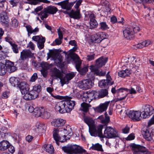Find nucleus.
Listing matches in <instances>:
<instances>
[{"mask_svg": "<svg viewBox=\"0 0 154 154\" xmlns=\"http://www.w3.org/2000/svg\"><path fill=\"white\" fill-rule=\"evenodd\" d=\"M131 62L130 63L127 64V66L129 67L130 71L135 72L138 67V64L137 63V60H135L134 57H133L131 58Z\"/></svg>", "mask_w": 154, "mask_h": 154, "instance_id": "nucleus-11", "label": "nucleus"}, {"mask_svg": "<svg viewBox=\"0 0 154 154\" xmlns=\"http://www.w3.org/2000/svg\"><path fill=\"white\" fill-rule=\"evenodd\" d=\"M45 126L44 124L41 123L39 124L36 129V131L38 132L42 133L45 130Z\"/></svg>", "mask_w": 154, "mask_h": 154, "instance_id": "nucleus-40", "label": "nucleus"}, {"mask_svg": "<svg viewBox=\"0 0 154 154\" xmlns=\"http://www.w3.org/2000/svg\"><path fill=\"white\" fill-rule=\"evenodd\" d=\"M38 78L37 74L36 73L33 74L31 76L30 79V81L32 82H34Z\"/></svg>", "mask_w": 154, "mask_h": 154, "instance_id": "nucleus-61", "label": "nucleus"}, {"mask_svg": "<svg viewBox=\"0 0 154 154\" xmlns=\"http://www.w3.org/2000/svg\"><path fill=\"white\" fill-rule=\"evenodd\" d=\"M105 119H103V120H102L101 121V122L102 123L106 124L109 122L110 118L109 116H107L106 112L105 113Z\"/></svg>", "mask_w": 154, "mask_h": 154, "instance_id": "nucleus-52", "label": "nucleus"}, {"mask_svg": "<svg viewBox=\"0 0 154 154\" xmlns=\"http://www.w3.org/2000/svg\"><path fill=\"white\" fill-rule=\"evenodd\" d=\"M121 20H118L117 19L115 16H112L110 18L111 21L112 23H115L117 22L118 23H121L124 20V19L123 17H120Z\"/></svg>", "mask_w": 154, "mask_h": 154, "instance_id": "nucleus-45", "label": "nucleus"}, {"mask_svg": "<svg viewBox=\"0 0 154 154\" xmlns=\"http://www.w3.org/2000/svg\"><path fill=\"white\" fill-rule=\"evenodd\" d=\"M50 113L47 111H45L44 109V112L42 113L41 117L45 119H47L50 117Z\"/></svg>", "mask_w": 154, "mask_h": 154, "instance_id": "nucleus-46", "label": "nucleus"}, {"mask_svg": "<svg viewBox=\"0 0 154 154\" xmlns=\"http://www.w3.org/2000/svg\"><path fill=\"white\" fill-rule=\"evenodd\" d=\"M6 69L9 73L13 72L15 71L17 69V68L14 66V63L9 60H6L5 64Z\"/></svg>", "mask_w": 154, "mask_h": 154, "instance_id": "nucleus-14", "label": "nucleus"}, {"mask_svg": "<svg viewBox=\"0 0 154 154\" xmlns=\"http://www.w3.org/2000/svg\"><path fill=\"white\" fill-rule=\"evenodd\" d=\"M133 32L130 28H127L123 31L124 36L125 38L129 39L130 36L134 35Z\"/></svg>", "mask_w": 154, "mask_h": 154, "instance_id": "nucleus-27", "label": "nucleus"}, {"mask_svg": "<svg viewBox=\"0 0 154 154\" xmlns=\"http://www.w3.org/2000/svg\"><path fill=\"white\" fill-rule=\"evenodd\" d=\"M71 98L66 97L65 101L58 103L55 106V110L60 113H63L70 111L75 105V102L70 100Z\"/></svg>", "mask_w": 154, "mask_h": 154, "instance_id": "nucleus-2", "label": "nucleus"}, {"mask_svg": "<svg viewBox=\"0 0 154 154\" xmlns=\"http://www.w3.org/2000/svg\"><path fill=\"white\" fill-rule=\"evenodd\" d=\"M109 103V102L107 101L104 103L100 104L99 106L96 108L95 110L100 113L105 111L106 110Z\"/></svg>", "mask_w": 154, "mask_h": 154, "instance_id": "nucleus-18", "label": "nucleus"}, {"mask_svg": "<svg viewBox=\"0 0 154 154\" xmlns=\"http://www.w3.org/2000/svg\"><path fill=\"white\" fill-rule=\"evenodd\" d=\"M105 33L100 32L92 35L91 39L92 42L95 43H99L105 38Z\"/></svg>", "mask_w": 154, "mask_h": 154, "instance_id": "nucleus-8", "label": "nucleus"}, {"mask_svg": "<svg viewBox=\"0 0 154 154\" xmlns=\"http://www.w3.org/2000/svg\"><path fill=\"white\" fill-rule=\"evenodd\" d=\"M26 29L28 33V35L29 36L30 35L29 34H31L32 28L31 26L30 25L26 26Z\"/></svg>", "mask_w": 154, "mask_h": 154, "instance_id": "nucleus-63", "label": "nucleus"}, {"mask_svg": "<svg viewBox=\"0 0 154 154\" xmlns=\"http://www.w3.org/2000/svg\"><path fill=\"white\" fill-rule=\"evenodd\" d=\"M127 92H128V93L131 94H135L136 93V89L135 88L132 87H131L130 89H128Z\"/></svg>", "mask_w": 154, "mask_h": 154, "instance_id": "nucleus-58", "label": "nucleus"}, {"mask_svg": "<svg viewBox=\"0 0 154 154\" xmlns=\"http://www.w3.org/2000/svg\"><path fill=\"white\" fill-rule=\"evenodd\" d=\"M74 76L73 74L69 73L63 77V76L60 78V82L61 83L62 86H63L65 84H68L69 81L71 80Z\"/></svg>", "mask_w": 154, "mask_h": 154, "instance_id": "nucleus-15", "label": "nucleus"}, {"mask_svg": "<svg viewBox=\"0 0 154 154\" xmlns=\"http://www.w3.org/2000/svg\"><path fill=\"white\" fill-rule=\"evenodd\" d=\"M67 56L68 57H70L71 59L73 60L78 59L79 58V57L78 55L75 53H69L67 55Z\"/></svg>", "mask_w": 154, "mask_h": 154, "instance_id": "nucleus-55", "label": "nucleus"}, {"mask_svg": "<svg viewBox=\"0 0 154 154\" xmlns=\"http://www.w3.org/2000/svg\"><path fill=\"white\" fill-rule=\"evenodd\" d=\"M132 30V32H134V35L135 33H137L139 32L140 30V28L138 26L136 25H134L131 28H130Z\"/></svg>", "mask_w": 154, "mask_h": 154, "instance_id": "nucleus-54", "label": "nucleus"}, {"mask_svg": "<svg viewBox=\"0 0 154 154\" xmlns=\"http://www.w3.org/2000/svg\"><path fill=\"white\" fill-rule=\"evenodd\" d=\"M127 115L132 120L138 121L140 119L141 112L139 111L130 110Z\"/></svg>", "mask_w": 154, "mask_h": 154, "instance_id": "nucleus-10", "label": "nucleus"}, {"mask_svg": "<svg viewBox=\"0 0 154 154\" xmlns=\"http://www.w3.org/2000/svg\"><path fill=\"white\" fill-rule=\"evenodd\" d=\"M48 13L47 12H45L44 11V9L41 12L39 15H40V18L42 20H43L44 18H46L48 16Z\"/></svg>", "mask_w": 154, "mask_h": 154, "instance_id": "nucleus-50", "label": "nucleus"}, {"mask_svg": "<svg viewBox=\"0 0 154 154\" xmlns=\"http://www.w3.org/2000/svg\"><path fill=\"white\" fill-rule=\"evenodd\" d=\"M98 92L99 94V98H103L108 95V92L106 89L100 90Z\"/></svg>", "mask_w": 154, "mask_h": 154, "instance_id": "nucleus-38", "label": "nucleus"}, {"mask_svg": "<svg viewBox=\"0 0 154 154\" xmlns=\"http://www.w3.org/2000/svg\"><path fill=\"white\" fill-rule=\"evenodd\" d=\"M17 87L20 89L22 94H25L29 90L28 85L25 82H21L19 83Z\"/></svg>", "mask_w": 154, "mask_h": 154, "instance_id": "nucleus-20", "label": "nucleus"}, {"mask_svg": "<svg viewBox=\"0 0 154 154\" xmlns=\"http://www.w3.org/2000/svg\"><path fill=\"white\" fill-rule=\"evenodd\" d=\"M29 94L30 96L32 97V99H35L38 96L36 92V93H35L34 91H29Z\"/></svg>", "mask_w": 154, "mask_h": 154, "instance_id": "nucleus-57", "label": "nucleus"}, {"mask_svg": "<svg viewBox=\"0 0 154 154\" xmlns=\"http://www.w3.org/2000/svg\"><path fill=\"white\" fill-rule=\"evenodd\" d=\"M85 122L89 127V131L91 136L94 137L98 136L100 138L103 137L102 130L103 128L102 125L97 126L94 124L93 120L89 117H85L84 119Z\"/></svg>", "mask_w": 154, "mask_h": 154, "instance_id": "nucleus-1", "label": "nucleus"}, {"mask_svg": "<svg viewBox=\"0 0 154 154\" xmlns=\"http://www.w3.org/2000/svg\"><path fill=\"white\" fill-rule=\"evenodd\" d=\"M45 37H42V39L37 42V46L40 49H42L44 46V44L45 42Z\"/></svg>", "mask_w": 154, "mask_h": 154, "instance_id": "nucleus-41", "label": "nucleus"}, {"mask_svg": "<svg viewBox=\"0 0 154 154\" xmlns=\"http://www.w3.org/2000/svg\"><path fill=\"white\" fill-rule=\"evenodd\" d=\"M45 12L51 14H55L57 11L58 9L57 8L53 6H50L44 8Z\"/></svg>", "mask_w": 154, "mask_h": 154, "instance_id": "nucleus-26", "label": "nucleus"}, {"mask_svg": "<svg viewBox=\"0 0 154 154\" xmlns=\"http://www.w3.org/2000/svg\"><path fill=\"white\" fill-rule=\"evenodd\" d=\"M24 94L23 97L24 99L26 100H30L32 99V97H31L29 94V91H27L25 94Z\"/></svg>", "mask_w": 154, "mask_h": 154, "instance_id": "nucleus-51", "label": "nucleus"}, {"mask_svg": "<svg viewBox=\"0 0 154 154\" xmlns=\"http://www.w3.org/2000/svg\"><path fill=\"white\" fill-rule=\"evenodd\" d=\"M151 43V42L149 40H145L140 44H138L137 45V47L142 48L144 47L147 46Z\"/></svg>", "mask_w": 154, "mask_h": 154, "instance_id": "nucleus-36", "label": "nucleus"}, {"mask_svg": "<svg viewBox=\"0 0 154 154\" xmlns=\"http://www.w3.org/2000/svg\"><path fill=\"white\" fill-rule=\"evenodd\" d=\"M90 18V28L91 29L97 27L98 23L96 20L94 19V14H91L89 16Z\"/></svg>", "mask_w": 154, "mask_h": 154, "instance_id": "nucleus-24", "label": "nucleus"}, {"mask_svg": "<svg viewBox=\"0 0 154 154\" xmlns=\"http://www.w3.org/2000/svg\"><path fill=\"white\" fill-rule=\"evenodd\" d=\"M41 86L39 85H35L33 86V89L32 90L35 93L36 92L38 96L39 93L41 91Z\"/></svg>", "mask_w": 154, "mask_h": 154, "instance_id": "nucleus-48", "label": "nucleus"}, {"mask_svg": "<svg viewBox=\"0 0 154 154\" xmlns=\"http://www.w3.org/2000/svg\"><path fill=\"white\" fill-rule=\"evenodd\" d=\"M8 151L11 154L13 153L15 151L14 148L13 146L9 144L7 147Z\"/></svg>", "mask_w": 154, "mask_h": 154, "instance_id": "nucleus-59", "label": "nucleus"}, {"mask_svg": "<svg viewBox=\"0 0 154 154\" xmlns=\"http://www.w3.org/2000/svg\"><path fill=\"white\" fill-rule=\"evenodd\" d=\"M53 137L54 140L56 141V143L58 145H59V143L58 141H60L61 138L59 136L58 134L57 133V131H54L53 134Z\"/></svg>", "mask_w": 154, "mask_h": 154, "instance_id": "nucleus-43", "label": "nucleus"}, {"mask_svg": "<svg viewBox=\"0 0 154 154\" xmlns=\"http://www.w3.org/2000/svg\"><path fill=\"white\" fill-rule=\"evenodd\" d=\"M118 137V134L116 129L111 127H107L106 128L102 138H111Z\"/></svg>", "mask_w": 154, "mask_h": 154, "instance_id": "nucleus-5", "label": "nucleus"}, {"mask_svg": "<svg viewBox=\"0 0 154 154\" xmlns=\"http://www.w3.org/2000/svg\"><path fill=\"white\" fill-rule=\"evenodd\" d=\"M62 149L64 152L70 154L82 153L84 154H90L82 147L76 145L63 146Z\"/></svg>", "mask_w": 154, "mask_h": 154, "instance_id": "nucleus-4", "label": "nucleus"}, {"mask_svg": "<svg viewBox=\"0 0 154 154\" xmlns=\"http://www.w3.org/2000/svg\"><path fill=\"white\" fill-rule=\"evenodd\" d=\"M71 18L74 19H79L81 17V15L80 13V10H77L76 11L72 10L71 12L68 13Z\"/></svg>", "mask_w": 154, "mask_h": 154, "instance_id": "nucleus-23", "label": "nucleus"}, {"mask_svg": "<svg viewBox=\"0 0 154 154\" xmlns=\"http://www.w3.org/2000/svg\"><path fill=\"white\" fill-rule=\"evenodd\" d=\"M33 56V54L29 50H24L20 53V58L22 60H25L29 57H32Z\"/></svg>", "mask_w": 154, "mask_h": 154, "instance_id": "nucleus-19", "label": "nucleus"}, {"mask_svg": "<svg viewBox=\"0 0 154 154\" xmlns=\"http://www.w3.org/2000/svg\"><path fill=\"white\" fill-rule=\"evenodd\" d=\"M101 5L104 6L106 8V11L107 12H109L111 10L109 2L106 0H102L100 2Z\"/></svg>", "mask_w": 154, "mask_h": 154, "instance_id": "nucleus-35", "label": "nucleus"}, {"mask_svg": "<svg viewBox=\"0 0 154 154\" xmlns=\"http://www.w3.org/2000/svg\"><path fill=\"white\" fill-rule=\"evenodd\" d=\"M134 151L133 154H150L144 146L140 145H134Z\"/></svg>", "mask_w": 154, "mask_h": 154, "instance_id": "nucleus-9", "label": "nucleus"}, {"mask_svg": "<svg viewBox=\"0 0 154 154\" xmlns=\"http://www.w3.org/2000/svg\"><path fill=\"white\" fill-rule=\"evenodd\" d=\"M18 22L17 19H14L10 23V25L12 27L16 28L18 26Z\"/></svg>", "mask_w": 154, "mask_h": 154, "instance_id": "nucleus-53", "label": "nucleus"}, {"mask_svg": "<svg viewBox=\"0 0 154 154\" xmlns=\"http://www.w3.org/2000/svg\"><path fill=\"white\" fill-rule=\"evenodd\" d=\"M90 149L93 150H97L99 151L103 152V150L102 148V146L99 143H96L94 144H92V146Z\"/></svg>", "mask_w": 154, "mask_h": 154, "instance_id": "nucleus-31", "label": "nucleus"}, {"mask_svg": "<svg viewBox=\"0 0 154 154\" xmlns=\"http://www.w3.org/2000/svg\"><path fill=\"white\" fill-rule=\"evenodd\" d=\"M41 67H42V69H48L52 67L53 65L52 64H49L46 62H42L40 64Z\"/></svg>", "mask_w": 154, "mask_h": 154, "instance_id": "nucleus-42", "label": "nucleus"}, {"mask_svg": "<svg viewBox=\"0 0 154 154\" xmlns=\"http://www.w3.org/2000/svg\"><path fill=\"white\" fill-rule=\"evenodd\" d=\"M82 110L84 112H86L89 110V108L91 107V105L85 102L81 104Z\"/></svg>", "mask_w": 154, "mask_h": 154, "instance_id": "nucleus-37", "label": "nucleus"}, {"mask_svg": "<svg viewBox=\"0 0 154 154\" xmlns=\"http://www.w3.org/2000/svg\"><path fill=\"white\" fill-rule=\"evenodd\" d=\"M99 94L98 91H92L88 94V97L92 99H99Z\"/></svg>", "mask_w": 154, "mask_h": 154, "instance_id": "nucleus-30", "label": "nucleus"}, {"mask_svg": "<svg viewBox=\"0 0 154 154\" xmlns=\"http://www.w3.org/2000/svg\"><path fill=\"white\" fill-rule=\"evenodd\" d=\"M52 75L53 77L59 79L63 76L62 72L56 68L53 69L52 72Z\"/></svg>", "mask_w": 154, "mask_h": 154, "instance_id": "nucleus-25", "label": "nucleus"}, {"mask_svg": "<svg viewBox=\"0 0 154 154\" xmlns=\"http://www.w3.org/2000/svg\"><path fill=\"white\" fill-rule=\"evenodd\" d=\"M9 81L12 85L14 87L16 86H18L19 83V79L17 78L11 77L10 78Z\"/></svg>", "mask_w": 154, "mask_h": 154, "instance_id": "nucleus-34", "label": "nucleus"}, {"mask_svg": "<svg viewBox=\"0 0 154 154\" xmlns=\"http://www.w3.org/2000/svg\"><path fill=\"white\" fill-rule=\"evenodd\" d=\"M0 21L3 24L8 26L9 22V19L7 12L5 11L1 12Z\"/></svg>", "mask_w": 154, "mask_h": 154, "instance_id": "nucleus-16", "label": "nucleus"}, {"mask_svg": "<svg viewBox=\"0 0 154 154\" xmlns=\"http://www.w3.org/2000/svg\"><path fill=\"white\" fill-rule=\"evenodd\" d=\"M100 26L99 28L100 29L103 30H104L108 29L107 25L105 22H100Z\"/></svg>", "mask_w": 154, "mask_h": 154, "instance_id": "nucleus-47", "label": "nucleus"}, {"mask_svg": "<svg viewBox=\"0 0 154 154\" xmlns=\"http://www.w3.org/2000/svg\"><path fill=\"white\" fill-rule=\"evenodd\" d=\"M9 144V142L6 140H3L1 141L0 142V150L4 151L7 149Z\"/></svg>", "mask_w": 154, "mask_h": 154, "instance_id": "nucleus-33", "label": "nucleus"}, {"mask_svg": "<svg viewBox=\"0 0 154 154\" xmlns=\"http://www.w3.org/2000/svg\"><path fill=\"white\" fill-rule=\"evenodd\" d=\"M5 3V1L4 0L0 1V13L2 11H4V9H5L4 5Z\"/></svg>", "mask_w": 154, "mask_h": 154, "instance_id": "nucleus-56", "label": "nucleus"}, {"mask_svg": "<svg viewBox=\"0 0 154 154\" xmlns=\"http://www.w3.org/2000/svg\"><path fill=\"white\" fill-rule=\"evenodd\" d=\"M42 36L39 35L34 36L32 37V39L33 40L36 42H38L42 39Z\"/></svg>", "mask_w": 154, "mask_h": 154, "instance_id": "nucleus-62", "label": "nucleus"}, {"mask_svg": "<svg viewBox=\"0 0 154 154\" xmlns=\"http://www.w3.org/2000/svg\"><path fill=\"white\" fill-rule=\"evenodd\" d=\"M108 58L100 57L96 60L95 66L91 65L90 66V69L91 71L94 72V74L99 76H104L106 74V72L100 70L98 67H100L105 65L107 62Z\"/></svg>", "mask_w": 154, "mask_h": 154, "instance_id": "nucleus-3", "label": "nucleus"}, {"mask_svg": "<svg viewBox=\"0 0 154 154\" xmlns=\"http://www.w3.org/2000/svg\"><path fill=\"white\" fill-rule=\"evenodd\" d=\"M154 124V115L152 117L151 119L150 120H149V121L148 122V127H150L153 124Z\"/></svg>", "mask_w": 154, "mask_h": 154, "instance_id": "nucleus-64", "label": "nucleus"}, {"mask_svg": "<svg viewBox=\"0 0 154 154\" xmlns=\"http://www.w3.org/2000/svg\"><path fill=\"white\" fill-rule=\"evenodd\" d=\"M66 120L61 119H57L53 120L51 122L52 125L55 127L62 126L66 123Z\"/></svg>", "mask_w": 154, "mask_h": 154, "instance_id": "nucleus-17", "label": "nucleus"}, {"mask_svg": "<svg viewBox=\"0 0 154 154\" xmlns=\"http://www.w3.org/2000/svg\"><path fill=\"white\" fill-rule=\"evenodd\" d=\"M10 92L8 91H5L2 94V97L3 99L7 98L9 96Z\"/></svg>", "mask_w": 154, "mask_h": 154, "instance_id": "nucleus-60", "label": "nucleus"}, {"mask_svg": "<svg viewBox=\"0 0 154 154\" xmlns=\"http://www.w3.org/2000/svg\"><path fill=\"white\" fill-rule=\"evenodd\" d=\"M43 147L44 149L48 153L52 154L53 153L54 151V149L53 146L49 144H45L43 146Z\"/></svg>", "mask_w": 154, "mask_h": 154, "instance_id": "nucleus-29", "label": "nucleus"}, {"mask_svg": "<svg viewBox=\"0 0 154 154\" xmlns=\"http://www.w3.org/2000/svg\"><path fill=\"white\" fill-rule=\"evenodd\" d=\"M88 70V66H85L83 67H81L77 71H79L80 74L82 75H84L86 73Z\"/></svg>", "mask_w": 154, "mask_h": 154, "instance_id": "nucleus-44", "label": "nucleus"}, {"mask_svg": "<svg viewBox=\"0 0 154 154\" xmlns=\"http://www.w3.org/2000/svg\"><path fill=\"white\" fill-rule=\"evenodd\" d=\"M11 45L14 52L16 54L18 53L19 52V50L17 45L15 43H13Z\"/></svg>", "mask_w": 154, "mask_h": 154, "instance_id": "nucleus-49", "label": "nucleus"}, {"mask_svg": "<svg viewBox=\"0 0 154 154\" xmlns=\"http://www.w3.org/2000/svg\"><path fill=\"white\" fill-rule=\"evenodd\" d=\"M130 71L128 69H126L125 70H121L118 73L119 76L124 78L128 76L130 74Z\"/></svg>", "mask_w": 154, "mask_h": 154, "instance_id": "nucleus-32", "label": "nucleus"}, {"mask_svg": "<svg viewBox=\"0 0 154 154\" xmlns=\"http://www.w3.org/2000/svg\"><path fill=\"white\" fill-rule=\"evenodd\" d=\"M153 112V109L152 106L149 105L145 106L143 113L142 116L143 118H146L149 117Z\"/></svg>", "mask_w": 154, "mask_h": 154, "instance_id": "nucleus-13", "label": "nucleus"}, {"mask_svg": "<svg viewBox=\"0 0 154 154\" xmlns=\"http://www.w3.org/2000/svg\"><path fill=\"white\" fill-rule=\"evenodd\" d=\"M93 85L92 81L90 79L82 80L78 83V86L83 90L90 88Z\"/></svg>", "mask_w": 154, "mask_h": 154, "instance_id": "nucleus-6", "label": "nucleus"}, {"mask_svg": "<svg viewBox=\"0 0 154 154\" xmlns=\"http://www.w3.org/2000/svg\"><path fill=\"white\" fill-rule=\"evenodd\" d=\"M114 84V81L112 79L109 72L106 75V79L102 80L98 83V85L101 88H106L109 85H112Z\"/></svg>", "mask_w": 154, "mask_h": 154, "instance_id": "nucleus-7", "label": "nucleus"}, {"mask_svg": "<svg viewBox=\"0 0 154 154\" xmlns=\"http://www.w3.org/2000/svg\"><path fill=\"white\" fill-rule=\"evenodd\" d=\"M6 72L5 64L0 62V75H4Z\"/></svg>", "mask_w": 154, "mask_h": 154, "instance_id": "nucleus-39", "label": "nucleus"}, {"mask_svg": "<svg viewBox=\"0 0 154 154\" xmlns=\"http://www.w3.org/2000/svg\"><path fill=\"white\" fill-rule=\"evenodd\" d=\"M74 2H69V0H66L58 3L57 4L61 6L62 8L67 10H70L73 5Z\"/></svg>", "mask_w": 154, "mask_h": 154, "instance_id": "nucleus-12", "label": "nucleus"}, {"mask_svg": "<svg viewBox=\"0 0 154 154\" xmlns=\"http://www.w3.org/2000/svg\"><path fill=\"white\" fill-rule=\"evenodd\" d=\"M43 112L44 108L43 107H37L35 108V110L33 114L36 117H41Z\"/></svg>", "mask_w": 154, "mask_h": 154, "instance_id": "nucleus-28", "label": "nucleus"}, {"mask_svg": "<svg viewBox=\"0 0 154 154\" xmlns=\"http://www.w3.org/2000/svg\"><path fill=\"white\" fill-rule=\"evenodd\" d=\"M142 133L144 138L147 141H150L152 139L153 134L151 131L147 129L145 131H143Z\"/></svg>", "mask_w": 154, "mask_h": 154, "instance_id": "nucleus-21", "label": "nucleus"}, {"mask_svg": "<svg viewBox=\"0 0 154 154\" xmlns=\"http://www.w3.org/2000/svg\"><path fill=\"white\" fill-rule=\"evenodd\" d=\"M55 57L54 59V63L57 66L61 68L63 66V63L62 62V56L60 54H57L55 56Z\"/></svg>", "mask_w": 154, "mask_h": 154, "instance_id": "nucleus-22", "label": "nucleus"}]
</instances>
